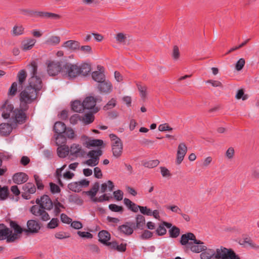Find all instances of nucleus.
Wrapping results in <instances>:
<instances>
[{"instance_id": "f257e3e1", "label": "nucleus", "mask_w": 259, "mask_h": 259, "mask_svg": "<svg viewBox=\"0 0 259 259\" xmlns=\"http://www.w3.org/2000/svg\"><path fill=\"white\" fill-rule=\"evenodd\" d=\"M31 89V88L24 89L19 94L20 107L15 108L12 115L15 126L17 124H22L26 121L27 116L26 112L29 108V104L32 103L38 98V96L35 92L36 90H34L33 92L32 91L30 92Z\"/></svg>"}, {"instance_id": "f03ea898", "label": "nucleus", "mask_w": 259, "mask_h": 259, "mask_svg": "<svg viewBox=\"0 0 259 259\" xmlns=\"http://www.w3.org/2000/svg\"><path fill=\"white\" fill-rule=\"evenodd\" d=\"M180 243L182 245L185 246L186 252L190 250L193 252L199 253L205 249V246L203 245L204 242L197 240L195 235L191 232L183 234L181 237Z\"/></svg>"}, {"instance_id": "7ed1b4c3", "label": "nucleus", "mask_w": 259, "mask_h": 259, "mask_svg": "<svg viewBox=\"0 0 259 259\" xmlns=\"http://www.w3.org/2000/svg\"><path fill=\"white\" fill-rule=\"evenodd\" d=\"M31 66L32 67V76L29 79L28 84L26 87L25 89L31 88L32 89L30 91V92H31L32 91L33 92L34 90H35V93L39 96V92L42 88V82L40 77L36 75L37 71V65L35 61H32L31 63Z\"/></svg>"}, {"instance_id": "20e7f679", "label": "nucleus", "mask_w": 259, "mask_h": 259, "mask_svg": "<svg viewBox=\"0 0 259 259\" xmlns=\"http://www.w3.org/2000/svg\"><path fill=\"white\" fill-rule=\"evenodd\" d=\"M17 77L18 80V83L17 82L12 83L8 91V94L9 96L14 97L17 92L18 88L21 90L23 89V85L26 79L27 74L25 71L22 69L18 72Z\"/></svg>"}, {"instance_id": "39448f33", "label": "nucleus", "mask_w": 259, "mask_h": 259, "mask_svg": "<svg viewBox=\"0 0 259 259\" xmlns=\"http://www.w3.org/2000/svg\"><path fill=\"white\" fill-rule=\"evenodd\" d=\"M66 126L65 124L62 121H57L55 123L53 126V131L56 134L55 135L56 140V144H64L66 142V138L64 135Z\"/></svg>"}, {"instance_id": "423d86ee", "label": "nucleus", "mask_w": 259, "mask_h": 259, "mask_svg": "<svg viewBox=\"0 0 259 259\" xmlns=\"http://www.w3.org/2000/svg\"><path fill=\"white\" fill-rule=\"evenodd\" d=\"M64 63V60L63 59L59 61H47V72L50 76H55L60 72L63 73V67Z\"/></svg>"}, {"instance_id": "0eeeda50", "label": "nucleus", "mask_w": 259, "mask_h": 259, "mask_svg": "<svg viewBox=\"0 0 259 259\" xmlns=\"http://www.w3.org/2000/svg\"><path fill=\"white\" fill-rule=\"evenodd\" d=\"M215 259H240L238 255L231 249L221 246L216 249Z\"/></svg>"}, {"instance_id": "6e6552de", "label": "nucleus", "mask_w": 259, "mask_h": 259, "mask_svg": "<svg viewBox=\"0 0 259 259\" xmlns=\"http://www.w3.org/2000/svg\"><path fill=\"white\" fill-rule=\"evenodd\" d=\"M63 73H65L71 78H74L79 75V66L77 64H73L64 60V63L63 64Z\"/></svg>"}, {"instance_id": "1a4fd4ad", "label": "nucleus", "mask_w": 259, "mask_h": 259, "mask_svg": "<svg viewBox=\"0 0 259 259\" xmlns=\"http://www.w3.org/2000/svg\"><path fill=\"white\" fill-rule=\"evenodd\" d=\"M10 226L14 230V233H10L8 237V242H12L18 239L19 234L25 232V228H22L16 221L12 220H10Z\"/></svg>"}, {"instance_id": "9d476101", "label": "nucleus", "mask_w": 259, "mask_h": 259, "mask_svg": "<svg viewBox=\"0 0 259 259\" xmlns=\"http://www.w3.org/2000/svg\"><path fill=\"white\" fill-rule=\"evenodd\" d=\"M15 110L13 104L7 99L2 105L0 111L2 112V116L4 119H7L10 117L11 114Z\"/></svg>"}, {"instance_id": "9b49d317", "label": "nucleus", "mask_w": 259, "mask_h": 259, "mask_svg": "<svg viewBox=\"0 0 259 259\" xmlns=\"http://www.w3.org/2000/svg\"><path fill=\"white\" fill-rule=\"evenodd\" d=\"M45 209L46 208L42 206L34 205L30 208V212L35 216L40 217L41 220L47 221L50 219V217Z\"/></svg>"}, {"instance_id": "f8f14e48", "label": "nucleus", "mask_w": 259, "mask_h": 259, "mask_svg": "<svg viewBox=\"0 0 259 259\" xmlns=\"http://www.w3.org/2000/svg\"><path fill=\"white\" fill-rule=\"evenodd\" d=\"M98 100V98H95L93 96H88L85 98V99L82 101L84 110L93 109L94 113H97L98 112L99 108L97 107H96V105Z\"/></svg>"}, {"instance_id": "ddd939ff", "label": "nucleus", "mask_w": 259, "mask_h": 259, "mask_svg": "<svg viewBox=\"0 0 259 259\" xmlns=\"http://www.w3.org/2000/svg\"><path fill=\"white\" fill-rule=\"evenodd\" d=\"M27 229H25V233L29 234H34L38 232L40 229V223L34 220H30L27 222Z\"/></svg>"}, {"instance_id": "4468645a", "label": "nucleus", "mask_w": 259, "mask_h": 259, "mask_svg": "<svg viewBox=\"0 0 259 259\" xmlns=\"http://www.w3.org/2000/svg\"><path fill=\"white\" fill-rule=\"evenodd\" d=\"M14 123L4 122L0 124V136L2 137H8L12 133L14 128H16Z\"/></svg>"}, {"instance_id": "2eb2a0df", "label": "nucleus", "mask_w": 259, "mask_h": 259, "mask_svg": "<svg viewBox=\"0 0 259 259\" xmlns=\"http://www.w3.org/2000/svg\"><path fill=\"white\" fill-rule=\"evenodd\" d=\"M97 88L101 94H108L112 91V84L108 80H104L98 83Z\"/></svg>"}, {"instance_id": "dca6fc26", "label": "nucleus", "mask_w": 259, "mask_h": 259, "mask_svg": "<svg viewBox=\"0 0 259 259\" xmlns=\"http://www.w3.org/2000/svg\"><path fill=\"white\" fill-rule=\"evenodd\" d=\"M187 147L184 143H181L178 147L177 153L176 162L177 164H180L184 159V158L187 153Z\"/></svg>"}, {"instance_id": "f3484780", "label": "nucleus", "mask_w": 259, "mask_h": 259, "mask_svg": "<svg viewBox=\"0 0 259 259\" xmlns=\"http://www.w3.org/2000/svg\"><path fill=\"white\" fill-rule=\"evenodd\" d=\"M97 69L98 71H95L92 72V78L99 83L105 79V75L104 74V67L98 65Z\"/></svg>"}, {"instance_id": "a211bd4d", "label": "nucleus", "mask_w": 259, "mask_h": 259, "mask_svg": "<svg viewBox=\"0 0 259 259\" xmlns=\"http://www.w3.org/2000/svg\"><path fill=\"white\" fill-rule=\"evenodd\" d=\"M123 145L120 139L114 142L112 144V151L113 155L116 158L119 157L122 153Z\"/></svg>"}, {"instance_id": "6ab92c4d", "label": "nucleus", "mask_w": 259, "mask_h": 259, "mask_svg": "<svg viewBox=\"0 0 259 259\" xmlns=\"http://www.w3.org/2000/svg\"><path fill=\"white\" fill-rule=\"evenodd\" d=\"M28 176L25 172H16L12 177V180L14 183L17 185L24 184L28 180Z\"/></svg>"}, {"instance_id": "aec40b11", "label": "nucleus", "mask_w": 259, "mask_h": 259, "mask_svg": "<svg viewBox=\"0 0 259 259\" xmlns=\"http://www.w3.org/2000/svg\"><path fill=\"white\" fill-rule=\"evenodd\" d=\"M36 42V39L27 38L21 41L20 48L23 51L31 50Z\"/></svg>"}, {"instance_id": "412c9836", "label": "nucleus", "mask_w": 259, "mask_h": 259, "mask_svg": "<svg viewBox=\"0 0 259 259\" xmlns=\"http://www.w3.org/2000/svg\"><path fill=\"white\" fill-rule=\"evenodd\" d=\"M136 223L132 222H128L127 224L133 225L135 230L140 229L142 230L145 225V218L141 214H138L136 218Z\"/></svg>"}, {"instance_id": "4be33fe9", "label": "nucleus", "mask_w": 259, "mask_h": 259, "mask_svg": "<svg viewBox=\"0 0 259 259\" xmlns=\"http://www.w3.org/2000/svg\"><path fill=\"white\" fill-rule=\"evenodd\" d=\"M33 17H39L41 18H54L56 19H59L60 16L58 14L55 13L42 12V11H34Z\"/></svg>"}, {"instance_id": "5701e85b", "label": "nucleus", "mask_w": 259, "mask_h": 259, "mask_svg": "<svg viewBox=\"0 0 259 259\" xmlns=\"http://www.w3.org/2000/svg\"><path fill=\"white\" fill-rule=\"evenodd\" d=\"M171 227V223L162 221L158 226V228L156 230V233L158 236H163L166 233V229L165 227L167 228H170Z\"/></svg>"}, {"instance_id": "b1692460", "label": "nucleus", "mask_w": 259, "mask_h": 259, "mask_svg": "<svg viewBox=\"0 0 259 259\" xmlns=\"http://www.w3.org/2000/svg\"><path fill=\"white\" fill-rule=\"evenodd\" d=\"M216 255V250L214 249L207 248L205 246V249L201 251L200 255L201 259H215V256Z\"/></svg>"}, {"instance_id": "393cba45", "label": "nucleus", "mask_w": 259, "mask_h": 259, "mask_svg": "<svg viewBox=\"0 0 259 259\" xmlns=\"http://www.w3.org/2000/svg\"><path fill=\"white\" fill-rule=\"evenodd\" d=\"M62 47L66 48L72 51H76L79 49L80 42L76 40H69L65 41L62 45Z\"/></svg>"}, {"instance_id": "a878e982", "label": "nucleus", "mask_w": 259, "mask_h": 259, "mask_svg": "<svg viewBox=\"0 0 259 259\" xmlns=\"http://www.w3.org/2000/svg\"><path fill=\"white\" fill-rule=\"evenodd\" d=\"M134 228L133 225L127 224V222L125 224L119 226L118 227V230L120 232L126 235H130L133 233Z\"/></svg>"}, {"instance_id": "bb28decb", "label": "nucleus", "mask_w": 259, "mask_h": 259, "mask_svg": "<svg viewBox=\"0 0 259 259\" xmlns=\"http://www.w3.org/2000/svg\"><path fill=\"white\" fill-rule=\"evenodd\" d=\"M12 233V231L8 228L5 224H0V240L7 239L8 242V237Z\"/></svg>"}, {"instance_id": "cd10ccee", "label": "nucleus", "mask_w": 259, "mask_h": 259, "mask_svg": "<svg viewBox=\"0 0 259 259\" xmlns=\"http://www.w3.org/2000/svg\"><path fill=\"white\" fill-rule=\"evenodd\" d=\"M41 203H40V206L45 207L47 210H51L53 207V203L47 195H44L41 196Z\"/></svg>"}, {"instance_id": "c85d7f7f", "label": "nucleus", "mask_w": 259, "mask_h": 259, "mask_svg": "<svg viewBox=\"0 0 259 259\" xmlns=\"http://www.w3.org/2000/svg\"><path fill=\"white\" fill-rule=\"evenodd\" d=\"M70 154L75 157H77L78 155L83 156L85 152L82 150L79 145L73 144L70 149Z\"/></svg>"}, {"instance_id": "c756f323", "label": "nucleus", "mask_w": 259, "mask_h": 259, "mask_svg": "<svg viewBox=\"0 0 259 259\" xmlns=\"http://www.w3.org/2000/svg\"><path fill=\"white\" fill-rule=\"evenodd\" d=\"M99 241L106 245L110 239V234L106 230H102L98 233Z\"/></svg>"}, {"instance_id": "7c9ffc66", "label": "nucleus", "mask_w": 259, "mask_h": 259, "mask_svg": "<svg viewBox=\"0 0 259 259\" xmlns=\"http://www.w3.org/2000/svg\"><path fill=\"white\" fill-rule=\"evenodd\" d=\"M71 109L76 112H82L84 108L82 102L79 100H75L71 104Z\"/></svg>"}, {"instance_id": "2f4dec72", "label": "nucleus", "mask_w": 259, "mask_h": 259, "mask_svg": "<svg viewBox=\"0 0 259 259\" xmlns=\"http://www.w3.org/2000/svg\"><path fill=\"white\" fill-rule=\"evenodd\" d=\"M68 201L70 203H74L78 205H81L83 203V200L76 194L69 195Z\"/></svg>"}, {"instance_id": "473e14b6", "label": "nucleus", "mask_w": 259, "mask_h": 259, "mask_svg": "<svg viewBox=\"0 0 259 259\" xmlns=\"http://www.w3.org/2000/svg\"><path fill=\"white\" fill-rule=\"evenodd\" d=\"M69 148L68 146L63 145L60 146L57 148V153L59 157L61 158L66 157L69 154Z\"/></svg>"}, {"instance_id": "72a5a7b5", "label": "nucleus", "mask_w": 259, "mask_h": 259, "mask_svg": "<svg viewBox=\"0 0 259 259\" xmlns=\"http://www.w3.org/2000/svg\"><path fill=\"white\" fill-rule=\"evenodd\" d=\"M79 75L86 76L91 71V65L88 63H82L80 66H79Z\"/></svg>"}, {"instance_id": "f704fd0d", "label": "nucleus", "mask_w": 259, "mask_h": 259, "mask_svg": "<svg viewBox=\"0 0 259 259\" xmlns=\"http://www.w3.org/2000/svg\"><path fill=\"white\" fill-rule=\"evenodd\" d=\"M103 141L100 139L89 140L86 141L85 144L87 148L91 147H100L103 145Z\"/></svg>"}, {"instance_id": "c9c22d12", "label": "nucleus", "mask_w": 259, "mask_h": 259, "mask_svg": "<svg viewBox=\"0 0 259 259\" xmlns=\"http://www.w3.org/2000/svg\"><path fill=\"white\" fill-rule=\"evenodd\" d=\"M169 229L168 232L170 238H176L180 235V229L178 227L171 224V227Z\"/></svg>"}, {"instance_id": "e433bc0d", "label": "nucleus", "mask_w": 259, "mask_h": 259, "mask_svg": "<svg viewBox=\"0 0 259 259\" xmlns=\"http://www.w3.org/2000/svg\"><path fill=\"white\" fill-rule=\"evenodd\" d=\"M102 151L98 149L90 151L88 153V156L92 159L97 158V160L99 161V157L102 155Z\"/></svg>"}, {"instance_id": "4c0bfd02", "label": "nucleus", "mask_w": 259, "mask_h": 259, "mask_svg": "<svg viewBox=\"0 0 259 259\" xmlns=\"http://www.w3.org/2000/svg\"><path fill=\"white\" fill-rule=\"evenodd\" d=\"M60 42V37L58 36H51L46 41L45 44L47 45L55 46Z\"/></svg>"}, {"instance_id": "58836bf2", "label": "nucleus", "mask_w": 259, "mask_h": 259, "mask_svg": "<svg viewBox=\"0 0 259 259\" xmlns=\"http://www.w3.org/2000/svg\"><path fill=\"white\" fill-rule=\"evenodd\" d=\"M68 188L74 192H79L81 191V189H80V187H79V184L77 182H74L69 183L68 185Z\"/></svg>"}, {"instance_id": "ea45409f", "label": "nucleus", "mask_w": 259, "mask_h": 259, "mask_svg": "<svg viewBox=\"0 0 259 259\" xmlns=\"http://www.w3.org/2000/svg\"><path fill=\"white\" fill-rule=\"evenodd\" d=\"M9 195V191L7 186H4L0 189V200H4L7 198Z\"/></svg>"}, {"instance_id": "a19ab883", "label": "nucleus", "mask_w": 259, "mask_h": 259, "mask_svg": "<svg viewBox=\"0 0 259 259\" xmlns=\"http://www.w3.org/2000/svg\"><path fill=\"white\" fill-rule=\"evenodd\" d=\"M159 163L158 160H152L144 163L143 165L148 168H152L157 166Z\"/></svg>"}, {"instance_id": "79ce46f5", "label": "nucleus", "mask_w": 259, "mask_h": 259, "mask_svg": "<svg viewBox=\"0 0 259 259\" xmlns=\"http://www.w3.org/2000/svg\"><path fill=\"white\" fill-rule=\"evenodd\" d=\"M139 91L140 92V96L141 98L144 99L147 96L146 90L147 88L146 86H143L142 84L138 83L137 84Z\"/></svg>"}, {"instance_id": "37998d69", "label": "nucleus", "mask_w": 259, "mask_h": 259, "mask_svg": "<svg viewBox=\"0 0 259 259\" xmlns=\"http://www.w3.org/2000/svg\"><path fill=\"white\" fill-rule=\"evenodd\" d=\"M24 28L22 25L15 26L13 28V33L15 36L20 35L23 33Z\"/></svg>"}, {"instance_id": "c03bdc74", "label": "nucleus", "mask_w": 259, "mask_h": 259, "mask_svg": "<svg viewBox=\"0 0 259 259\" xmlns=\"http://www.w3.org/2000/svg\"><path fill=\"white\" fill-rule=\"evenodd\" d=\"M235 98L238 100L242 99V100L244 101L248 98V95L244 94V90L241 89L237 91Z\"/></svg>"}, {"instance_id": "a18cd8bd", "label": "nucleus", "mask_w": 259, "mask_h": 259, "mask_svg": "<svg viewBox=\"0 0 259 259\" xmlns=\"http://www.w3.org/2000/svg\"><path fill=\"white\" fill-rule=\"evenodd\" d=\"M109 208L113 212H122L123 208L121 206H118L115 204H111L109 205Z\"/></svg>"}, {"instance_id": "49530a36", "label": "nucleus", "mask_w": 259, "mask_h": 259, "mask_svg": "<svg viewBox=\"0 0 259 259\" xmlns=\"http://www.w3.org/2000/svg\"><path fill=\"white\" fill-rule=\"evenodd\" d=\"M116 40L119 43L125 44L126 37L125 35L121 32L118 33L115 36Z\"/></svg>"}, {"instance_id": "de8ad7c7", "label": "nucleus", "mask_w": 259, "mask_h": 259, "mask_svg": "<svg viewBox=\"0 0 259 259\" xmlns=\"http://www.w3.org/2000/svg\"><path fill=\"white\" fill-rule=\"evenodd\" d=\"M59 220L57 218H53L48 224L47 227L49 229H54L58 226Z\"/></svg>"}, {"instance_id": "09e8293b", "label": "nucleus", "mask_w": 259, "mask_h": 259, "mask_svg": "<svg viewBox=\"0 0 259 259\" xmlns=\"http://www.w3.org/2000/svg\"><path fill=\"white\" fill-rule=\"evenodd\" d=\"M84 122L85 124H88L92 123L95 119L94 115L92 113H88L84 115Z\"/></svg>"}, {"instance_id": "8fccbe9b", "label": "nucleus", "mask_w": 259, "mask_h": 259, "mask_svg": "<svg viewBox=\"0 0 259 259\" xmlns=\"http://www.w3.org/2000/svg\"><path fill=\"white\" fill-rule=\"evenodd\" d=\"M50 187V191L53 193H58L61 192L60 187L56 184L51 182L49 184Z\"/></svg>"}, {"instance_id": "3c124183", "label": "nucleus", "mask_w": 259, "mask_h": 259, "mask_svg": "<svg viewBox=\"0 0 259 259\" xmlns=\"http://www.w3.org/2000/svg\"><path fill=\"white\" fill-rule=\"evenodd\" d=\"M34 178L35 182L37 186V189L39 190H42L44 188V185L42 184V181L40 179L39 176L37 175H34Z\"/></svg>"}, {"instance_id": "603ef678", "label": "nucleus", "mask_w": 259, "mask_h": 259, "mask_svg": "<svg viewBox=\"0 0 259 259\" xmlns=\"http://www.w3.org/2000/svg\"><path fill=\"white\" fill-rule=\"evenodd\" d=\"M78 50H80L85 54H91L93 53L92 49L91 47L89 45L80 46Z\"/></svg>"}, {"instance_id": "864d4df0", "label": "nucleus", "mask_w": 259, "mask_h": 259, "mask_svg": "<svg viewBox=\"0 0 259 259\" xmlns=\"http://www.w3.org/2000/svg\"><path fill=\"white\" fill-rule=\"evenodd\" d=\"M64 135L65 137L69 139H73L74 137V133L73 130L70 127H66L65 131L64 133Z\"/></svg>"}, {"instance_id": "5fc2aeb1", "label": "nucleus", "mask_w": 259, "mask_h": 259, "mask_svg": "<svg viewBox=\"0 0 259 259\" xmlns=\"http://www.w3.org/2000/svg\"><path fill=\"white\" fill-rule=\"evenodd\" d=\"M116 104V101L114 98H112L107 104L104 106V110H108L115 106Z\"/></svg>"}, {"instance_id": "6e6d98bb", "label": "nucleus", "mask_w": 259, "mask_h": 259, "mask_svg": "<svg viewBox=\"0 0 259 259\" xmlns=\"http://www.w3.org/2000/svg\"><path fill=\"white\" fill-rule=\"evenodd\" d=\"M245 61L243 58H240L236 63L235 68L237 71H240L243 68Z\"/></svg>"}, {"instance_id": "4d7b16f0", "label": "nucleus", "mask_w": 259, "mask_h": 259, "mask_svg": "<svg viewBox=\"0 0 259 259\" xmlns=\"http://www.w3.org/2000/svg\"><path fill=\"white\" fill-rule=\"evenodd\" d=\"M114 198L117 201H120L123 199V193L120 190H118L113 192Z\"/></svg>"}, {"instance_id": "13d9d810", "label": "nucleus", "mask_w": 259, "mask_h": 259, "mask_svg": "<svg viewBox=\"0 0 259 259\" xmlns=\"http://www.w3.org/2000/svg\"><path fill=\"white\" fill-rule=\"evenodd\" d=\"M153 236V233L149 230H145L141 235V238L142 239H148Z\"/></svg>"}, {"instance_id": "bf43d9fd", "label": "nucleus", "mask_w": 259, "mask_h": 259, "mask_svg": "<svg viewBox=\"0 0 259 259\" xmlns=\"http://www.w3.org/2000/svg\"><path fill=\"white\" fill-rule=\"evenodd\" d=\"M158 130L160 132H164L166 131H171L172 128L169 126L167 123L160 124L158 126Z\"/></svg>"}, {"instance_id": "052dcab7", "label": "nucleus", "mask_w": 259, "mask_h": 259, "mask_svg": "<svg viewBox=\"0 0 259 259\" xmlns=\"http://www.w3.org/2000/svg\"><path fill=\"white\" fill-rule=\"evenodd\" d=\"M99 162L97 160V158H91L84 161V163L90 166H95L99 163Z\"/></svg>"}, {"instance_id": "680f3d73", "label": "nucleus", "mask_w": 259, "mask_h": 259, "mask_svg": "<svg viewBox=\"0 0 259 259\" xmlns=\"http://www.w3.org/2000/svg\"><path fill=\"white\" fill-rule=\"evenodd\" d=\"M172 56L174 59L178 60L180 57L179 49L177 46H175L173 48Z\"/></svg>"}, {"instance_id": "e2e57ef3", "label": "nucleus", "mask_w": 259, "mask_h": 259, "mask_svg": "<svg viewBox=\"0 0 259 259\" xmlns=\"http://www.w3.org/2000/svg\"><path fill=\"white\" fill-rule=\"evenodd\" d=\"M141 213L144 215H147L148 216H151V210L150 208H148L147 206H141L139 209Z\"/></svg>"}, {"instance_id": "0e129e2a", "label": "nucleus", "mask_w": 259, "mask_h": 259, "mask_svg": "<svg viewBox=\"0 0 259 259\" xmlns=\"http://www.w3.org/2000/svg\"><path fill=\"white\" fill-rule=\"evenodd\" d=\"M61 221L63 223L69 224L72 222V219L65 213H62L60 215Z\"/></svg>"}, {"instance_id": "69168bd1", "label": "nucleus", "mask_w": 259, "mask_h": 259, "mask_svg": "<svg viewBox=\"0 0 259 259\" xmlns=\"http://www.w3.org/2000/svg\"><path fill=\"white\" fill-rule=\"evenodd\" d=\"M88 249L92 252L98 253L100 252L99 247L96 244H90L88 246Z\"/></svg>"}, {"instance_id": "338daca9", "label": "nucleus", "mask_w": 259, "mask_h": 259, "mask_svg": "<svg viewBox=\"0 0 259 259\" xmlns=\"http://www.w3.org/2000/svg\"><path fill=\"white\" fill-rule=\"evenodd\" d=\"M19 12L23 15L33 17L34 11L33 10L21 9L19 10Z\"/></svg>"}, {"instance_id": "774afa93", "label": "nucleus", "mask_w": 259, "mask_h": 259, "mask_svg": "<svg viewBox=\"0 0 259 259\" xmlns=\"http://www.w3.org/2000/svg\"><path fill=\"white\" fill-rule=\"evenodd\" d=\"M77 234L81 238H92L93 236L90 232L78 231Z\"/></svg>"}]
</instances>
